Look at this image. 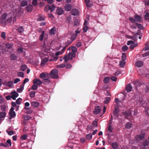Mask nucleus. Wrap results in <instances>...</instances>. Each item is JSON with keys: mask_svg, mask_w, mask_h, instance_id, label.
I'll return each instance as SVG.
<instances>
[{"mask_svg": "<svg viewBox=\"0 0 149 149\" xmlns=\"http://www.w3.org/2000/svg\"><path fill=\"white\" fill-rule=\"evenodd\" d=\"M132 111H130L128 112L125 111L123 113V114L124 115L125 117V118L128 119L129 116L132 115Z\"/></svg>", "mask_w": 149, "mask_h": 149, "instance_id": "obj_10", "label": "nucleus"}, {"mask_svg": "<svg viewBox=\"0 0 149 149\" xmlns=\"http://www.w3.org/2000/svg\"><path fill=\"white\" fill-rule=\"evenodd\" d=\"M108 130L110 132H112V130L113 129V128L111 125H108Z\"/></svg>", "mask_w": 149, "mask_h": 149, "instance_id": "obj_61", "label": "nucleus"}, {"mask_svg": "<svg viewBox=\"0 0 149 149\" xmlns=\"http://www.w3.org/2000/svg\"><path fill=\"white\" fill-rule=\"evenodd\" d=\"M71 16L70 15L68 16L66 18V20L68 21V23H70L71 22Z\"/></svg>", "mask_w": 149, "mask_h": 149, "instance_id": "obj_51", "label": "nucleus"}, {"mask_svg": "<svg viewBox=\"0 0 149 149\" xmlns=\"http://www.w3.org/2000/svg\"><path fill=\"white\" fill-rule=\"evenodd\" d=\"M56 12L59 15L63 14L64 12L63 9L61 8L58 7L56 10Z\"/></svg>", "mask_w": 149, "mask_h": 149, "instance_id": "obj_9", "label": "nucleus"}, {"mask_svg": "<svg viewBox=\"0 0 149 149\" xmlns=\"http://www.w3.org/2000/svg\"><path fill=\"white\" fill-rule=\"evenodd\" d=\"M32 6L31 5L28 6L26 8V10L28 12H30L32 10Z\"/></svg>", "mask_w": 149, "mask_h": 149, "instance_id": "obj_22", "label": "nucleus"}, {"mask_svg": "<svg viewBox=\"0 0 149 149\" xmlns=\"http://www.w3.org/2000/svg\"><path fill=\"white\" fill-rule=\"evenodd\" d=\"M72 8V6L71 4H67L65 5L64 7V8L65 11H69Z\"/></svg>", "mask_w": 149, "mask_h": 149, "instance_id": "obj_11", "label": "nucleus"}, {"mask_svg": "<svg viewBox=\"0 0 149 149\" xmlns=\"http://www.w3.org/2000/svg\"><path fill=\"white\" fill-rule=\"evenodd\" d=\"M88 29V26H85L83 28V32L84 33L86 32Z\"/></svg>", "mask_w": 149, "mask_h": 149, "instance_id": "obj_55", "label": "nucleus"}, {"mask_svg": "<svg viewBox=\"0 0 149 149\" xmlns=\"http://www.w3.org/2000/svg\"><path fill=\"white\" fill-rule=\"evenodd\" d=\"M122 104L123 103H116L115 105V109L113 112V114L116 117L118 116V114L119 111V108L120 107V105Z\"/></svg>", "mask_w": 149, "mask_h": 149, "instance_id": "obj_1", "label": "nucleus"}, {"mask_svg": "<svg viewBox=\"0 0 149 149\" xmlns=\"http://www.w3.org/2000/svg\"><path fill=\"white\" fill-rule=\"evenodd\" d=\"M44 33L45 31H42L41 34L40 35L39 39L40 41H41L43 40L44 36Z\"/></svg>", "mask_w": 149, "mask_h": 149, "instance_id": "obj_25", "label": "nucleus"}, {"mask_svg": "<svg viewBox=\"0 0 149 149\" xmlns=\"http://www.w3.org/2000/svg\"><path fill=\"white\" fill-rule=\"evenodd\" d=\"M9 114L11 118L15 116V111H9Z\"/></svg>", "mask_w": 149, "mask_h": 149, "instance_id": "obj_37", "label": "nucleus"}, {"mask_svg": "<svg viewBox=\"0 0 149 149\" xmlns=\"http://www.w3.org/2000/svg\"><path fill=\"white\" fill-rule=\"evenodd\" d=\"M138 45L137 43L136 44H131L130 46V48L131 49H133L134 47H136Z\"/></svg>", "mask_w": 149, "mask_h": 149, "instance_id": "obj_39", "label": "nucleus"}, {"mask_svg": "<svg viewBox=\"0 0 149 149\" xmlns=\"http://www.w3.org/2000/svg\"><path fill=\"white\" fill-rule=\"evenodd\" d=\"M132 86L130 84H128L126 87V89L128 92L131 91H132Z\"/></svg>", "mask_w": 149, "mask_h": 149, "instance_id": "obj_19", "label": "nucleus"}, {"mask_svg": "<svg viewBox=\"0 0 149 149\" xmlns=\"http://www.w3.org/2000/svg\"><path fill=\"white\" fill-rule=\"evenodd\" d=\"M112 147L114 149H117L118 147V145L117 143L116 142L113 143L112 144Z\"/></svg>", "mask_w": 149, "mask_h": 149, "instance_id": "obj_28", "label": "nucleus"}, {"mask_svg": "<svg viewBox=\"0 0 149 149\" xmlns=\"http://www.w3.org/2000/svg\"><path fill=\"white\" fill-rule=\"evenodd\" d=\"M40 77L41 79H43L47 78L46 76L45 73L44 72L41 73L40 75Z\"/></svg>", "mask_w": 149, "mask_h": 149, "instance_id": "obj_26", "label": "nucleus"}, {"mask_svg": "<svg viewBox=\"0 0 149 149\" xmlns=\"http://www.w3.org/2000/svg\"><path fill=\"white\" fill-rule=\"evenodd\" d=\"M50 82V80L49 79V78H46L42 80V83L44 84H48Z\"/></svg>", "mask_w": 149, "mask_h": 149, "instance_id": "obj_17", "label": "nucleus"}, {"mask_svg": "<svg viewBox=\"0 0 149 149\" xmlns=\"http://www.w3.org/2000/svg\"><path fill=\"white\" fill-rule=\"evenodd\" d=\"M144 17L146 20H148L149 22V13L147 12L144 16Z\"/></svg>", "mask_w": 149, "mask_h": 149, "instance_id": "obj_43", "label": "nucleus"}, {"mask_svg": "<svg viewBox=\"0 0 149 149\" xmlns=\"http://www.w3.org/2000/svg\"><path fill=\"white\" fill-rule=\"evenodd\" d=\"M134 18L135 20H136V21L138 22H140L142 19L141 17L137 14L135 15Z\"/></svg>", "mask_w": 149, "mask_h": 149, "instance_id": "obj_13", "label": "nucleus"}, {"mask_svg": "<svg viewBox=\"0 0 149 149\" xmlns=\"http://www.w3.org/2000/svg\"><path fill=\"white\" fill-rule=\"evenodd\" d=\"M149 42H147L145 44L146 46L144 47L142 51H147L149 50Z\"/></svg>", "mask_w": 149, "mask_h": 149, "instance_id": "obj_21", "label": "nucleus"}, {"mask_svg": "<svg viewBox=\"0 0 149 149\" xmlns=\"http://www.w3.org/2000/svg\"><path fill=\"white\" fill-rule=\"evenodd\" d=\"M97 119H95L93 123V125L95 127L97 126Z\"/></svg>", "mask_w": 149, "mask_h": 149, "instance_id": "obj_48", "label": "nucleus"}, {"mask_svg": "<svg viewBox=\"0 0 149 149\" xmlns=\"http://www.w3.org/2000/svg\"><path fill=\"white\" fill-rule=\"evenodd\" d=\"M86 6L88 8H90L92 6V4L90 3V0H84Z\"/></svg>", "mask_w": 149, "mask_h": 149, "instance_id": "obj_20", "label": "nucleus"}, {"mask_svg": "<svg viewBox=\"0 0 149 149\" xmlns=\"http://www.w3.org/2000/svg\"><path fill=\"white\" fill-rule=\"evenodd\" d=\"M71 14L74 16L77 15L79 13V11L77 10L75 8L72 9L71 11Z\"/></svg>", "mask_w": 149, "mask_h": 149, "instance_id": "obj_15", "label": "nucleus"}, {"mask_svg": "<svg viewBox=\"0 0 149 149\" xmlns=\"http://www.w3.org/2000/svg\"><path fill=\"white\" fill-rule=\"evenodd\" d=\"M56 29L54 27H53L50 30L49 32L52 34L54 35L55 33Z\"/></svg>", "mask_w": 149, "mask_h": 149, "instance_id": "obj_29", "label": "nucleus"}, {"mask_svg": "<svg viewBox=\"0 0 149 149\" xmlns=\"http://www.w3.org/2000/svg\"><path fill=\"white\" fill-rule=\"evenodd\" d=\"M122 60H125L126 58V54L125 53H123L122 54Z\"/></svg>", "mask_w": 149, "mask_h": 149, "instance_id": "obj_60", "label": "nucleus"}, {"mask_svg": "<svg viewBox=\"0 0 149 149\" xmlns=\"http://www.w3.org/2000/svg\"><path fill=\"white\" fill-rule=\"evenodd\" d=\"M130 111H132V114L134 115H136L137 114V110L135 109H134V110H132Z\"/></svg>", "mask_w": 149, "mask_h": 149, "instance_id": "obj_57", "label": "nucleus"}, {"mask_svg": "<svg viewBox=\"0 0 149 149\" xmlns=\"http://www.w3.org/2000/svg\"><path fill=\"white\" fill-rule=\"evenodd\" d=\"M136 24L139 29H143V26L141 24L136 23Z\"/></svg>", "mask_w": 149, "mask_h": 149, "instance_id": "obj_40", "label": "nucleus"}, {"mask_svg": "<svg viewBox=\"0 0 149 149\" xmlns=\"http://www.w3.org/2000/svg\"><path fill=\"white\" fill-rule=\"evenodd\" d=\"M38 86L35 84H33V85L32 86L31 89L32 90H35L38 88Z\"/></svg>", "mask_w": 149, "mask_h": 149, "instance_id": "obj_54", "label": "nucleus"}, {"mask_svg": "<svg viewBox=\"0 0 149 149\" xmlns=\"http://www.w3.org/2000/svg\"><path fill=\"white\" fill-rule=\"evenodd\" d=\"M101 107L99 106H96L93 111V113L95 115H97L101 112Z\"/></svg>", "mask_w": 149, "mask_h": 149, "instance_id": "obj_5", "label": "nucleus"}, {"mask_svg": "<svg viewBox=\"0 0 149 149\" xmlns=\"http://www.w3.org/2000/svg\"><path fill=\"white\" fill-rule=\"evenodd\" d=\"M35 93L36 92L34 91H31L30 94V97H33L35 95Z\"/></svg>", "mask_w": 149, "mask_h": 149, "instance_id": "obj_50", "label": "nucleus"}, {"mask_svg": "<svg viewBox=\"0 0 149 149\" xmlns=\"http://www.w3.org/2000/svg\"><path fill=\"white\" fill-rule=\"evenodd\" d=\"M92 136V135L91 133H89L87 134L86 136V139H91Z\"/></svg>", "mask_w": 149, "mask_h": 149, "instance_id": "obj_44", "label": "nucleus"}, {"mask_svg": "<svg viewBox=\"0 0 149 149\" xmlns=\"http://www.w3.org/2000/svg\"><path fill=\"white\" fill-rule=\"evenodd\" d=\"M13 44L12 43H7L6 44V48L8 49H11L12 48Z\"/></svg>", "mask_w": 149, "mask_h": 149, "instance_id": "obj_23", "label": "nucleus"}, {"mask_svg": "<svg viewBox=\"0 0 149 149\" xmlns=\"http://www.w3.org/2000/svg\"><path fill=\"white\" fill-rule=\"evenodd\" d=\"M6 131L9 135H12L14 134V131L13 130L9 131L8 129Z\"/></svg>", "mask_w": 149, "mask_h": 149, "instance_id": "obj_46", "label": "nucleus"}, {"mask_svg": "<svg viewBox=\"0 0 149 149\" xmlns=\"http://www.w3.org/2000/svg\"><path fill=\"white\" fill-rule=\"evenodd\" d=\"M93 129V127L90 124L88 125L87 126L86 129L87 131H90L91 130Z\"/></svg>", "mask_w": 149, "mask_h": 149, "instance_id": "obj_45", "label": "nucleus"}, {"mask_svg": "<svg viewBox=\"0 0 149 149\" xmlns=\"http://www.w3.org/2000/svg\"><path fill=\"white\" fill-rule=\"evenodd\" d=\"M131 38L134 41H136L137 40V37L136 35H134L132 37L130 36Z\"/></svg>", "mask_w": 149, "mask_h": 149, "instance_id": "obj_56", "label": "nucleus"}, {"mask_svg": "<svg viewBox=\"0 0 149 149\" xmlns=\"http://www.w3.org/2000/svg\"><path fill=\"white\" fill-rule=\"evenodd\" d=\"M128 49V47L126 45L123 46L122 48V50L123 52H125Z\"/></svg>", "mask_w": 149, "mask_h": 149, "instance_id": "obj_52", "label": "nucleus"}, {"mask_svg": "<svg viewBox=\"0 0 149 149\" xmlns=\"http://www.w3.org/2000/svg\"><path fill=\"white\" fill-rule=\"evenodd\" d=\"M45 20V18L41 16H39L38 18V20L40 21H44Z\"/></svg>", "mask_w": 149, "mask_h": 149, "instance_id": "obj_63", "label": "nucleus"}, {"mask_svg": "<svg viewBox=\"0 0 149 149\" xmlns=\"http://www.w3.org/2000/svg\"><path fill=\"white\" fill-rule=\"evenodd\" d=\"M143 57H145L149 55V51L142 54Z\"/></svg>", "mask_w": 149, "mask_h": 149, "instance_id": "obj_64", "label": "nucleus"}, {"mask_svg": "<svg viewBox=\"0 0 149 149\" xmlns=\"http://www.w3.org/2000/svg\"><path fill=\"white\" fill-rule=\"evenodd\" d=\"M7 16V14L6 13H4L1 16V18L3 20H5L6 19Z\"/></svg>", "mask_w": 149, "mask_h": 149, "instance_id": "obj_53", "label": "nucleus"}, {"mask_svg": "<svg viewBox=\"0 0 149 149\" xmlns=\"http://www.w3.org/2000/svg\"><path fill=\"white\" fill-rule=\"evenodd\" d=\"M131 123L130 122H128L126 123L125 125V127L127 129H130L131 127Z\"/></svg>", "mask_w": 149, "mask_h": 149, "instance_id": "obj_31", "label": "nucleus"}, {"mask_svg": "<svg viewBox=\"0 0 149 149\" xmlns=\"http://www.w3.org/2000/svg\"><path fill=\"white\" fill-rule=\"evenodd\" d=\"M10 58L12 60H15L17 58V56L14 54H12L10 55Z\"/></svg>", "mask_w": 149, "mask_h": 149, "instance_id": "obj_32", "label": "nucleus"}, {"mask_svg": "<svg viewBox=\"0 0 149 149\" xmlns=\"http://www.w3.org/2000/svg\"><path fill=\"white\" fill-rule=\"evenodd\" d=\"M19 53H23V55H25V49H24L23 50V49L21 48H19Z\"/></svg>", "mask_w": 149, "mask_h": 149, "instance_id": "obj_36", "label": "nucleus"}, {"mask_svg": "<svg viewBox=\"0 0 149 149\" xmlns=\"http://www.w3.org/2000/svg\"><path fill=\"white\" fill-rule=\"evenodd\" d=\"M26 65H22L21 66L20 70L22 71H24L26 69Z\"/></svg>", "mask_w": 149, "mask_h": 149, "instance_id": "obj_33", "label": "nucleus"}, {"mask_svg": "<svg viewBox=\"0 0 149 149\" xmlns=\"http://www.w3.org/2000/svg\"><path fill=\"white\" fill-rule=\"evenodd\" d=\"M56 7L53 5H46L45 8V11H48L50 10L51 12H52L54 11Z\"/></svg>", "mask_w": 149, "mask_h": 149, "instance_id": "obj_4", "label": "nucleus"}, {"mask_svg": "<svg viewBox=\"0 0 149 149\" xmlns=\"http://www.w3.org/2000/svg\"><path fill=\"white\" fill-rule=\"evenodd\" d=\"M149 143V141L147 140H145L143 143L144 147L147 146Z\"/></svg>", "mask_w": 149, "mask_h": 149, "instance_id": "obj_42", "label": "nucleus"}, {"mask_svg": "<svg viewBox=\"0 0 149 149\" xmlns=\"http://www.w3.org/2000/svg\"><path fill=\"white\" fill-rule=\"evenodd\" d=\"M27 135L26 134H24L20 137V139L22 140H24L26 139L27 137Z\"/></svg>", "mask_w": 149, "mask_h": 149, "instance_id": "obj_47", "label": "nucleus"}, {"mask_svg": "<svg viewBox=\"0 0 149 149\" xmlns=\"http://www.w3.org/2000/svg\"><path fill=\"white\" fill-rule=\"evenodd\" d=\"M33 84H37L38 85H40L42 84V81L39 79H36L33 80Z\"/></svg>", "mask_w": 149, "mask_h": 149, "instance_id": "obj_14", "label": "nucleus"}, {"mask_svg": "<svg viewBox=\"0 0 149 149\" xmlns=\"http://www.w3.org/2000/svg\"><path fill=\"white\" fill-rule=\"evenodd\" d=\"M71 49L72 51V52H70L71 57H74L76 56V53L77 52V49L75 46H72L71 47Z\"/></svg>", "mask_w": 149, "mask_h": 149, "instance_id": "obj_6", "label": "nucleus"}, {"mask_svg": "<svg viewBox=\"0 0 149 149\" xmlns=\"http://www.w3.org/2000/svg\"><path fill=\"white\" fill-rule=\"evenodd\" d=\"M24 109L26 110L25 112L26 113L30 114L32 113V110L31 109L28 108L26 107H25Z\"/></svg>", "mask_w": 149, "mask_h": 149, "instance_id": "obj_12", "label": "nucleus"}, {"mask_svg": "<svg viewBox=\"0 0 149 149\" xmlns=\"http://www.w3.org/2000/svg\"><path fill=\"white\" fill-rule=\"evenodd\" d=\"M58 70L57 69H54L50 72L51 77L54 79H57L58 77Z\"/></svg>", "mask_w": 149, "mask_h": 149, "instance_id": "obj_2", "label": "nucleus"}, {"mask_svg": "<svg viewBox=\"0 0 149 149\" xmlns=\"http://www.w3.org/2000/svg\"><path fill=\"white\" fill-rule=\"evenodd\" d=\"M134 84L137 87L138 86H140L141 84L140 82L138 81H136L134 82Z\"/></svg>", "mask_w": 149, "mask_h": 149, "instance_id": "obj_35", "label": "nucleus"}, {"mask_svg": "<svg viewBox=\"0 0 149 149\" xmlns=\"http://www.w3.org/2000/svg\"><path fill=\"white\" fill-rule=\"evenodd\" d=\"M32 106L35 107H38L39 105V103H31Z\"/></svg>", "mask_w": 149, "mask_h": 149, "instance_id": "obj_58", "label": "nucleus"}, {"mask_svg": "<svg viewBox=\"0 0 149 149\" xmlns=\"http://www.w3.org/2000/svg\"><path fill=\"white\" fill-rule=\"evenodd\" d=\"M125 60H122V61H120L119 66L121 67H123L125 65Z\"/></svg>", "mask_w": 149, "mask_h": 149, "instance_id": "obj_30", "label": "nucleus"}, {"mask_svg": "<svg viewBox=\"0 0 149 149\" xmlns=\"http://www.w3.org/2000/svg\"><path fill=\"white\" fill-rule=\"evenodd\" d=\"M77 34H73L72 35L70 38L71 42L69 43L68 44V45H70L71 44L72 42L75 40L77 37Z\"/></svg>", "mask_w": 149, "mask_h": 149, "instance_id": "obj_18", "label": "nucleus"}, {"mask_svg": "<svg viewBox=\"0 0 149 149\" xmlns=\"http://www.w3.org/2000/svg\"><path fill=\"white\" fill-rule=\"evenodd\" d=\"M3 84L7 86L10 88H12L13 86V82L12 81H5Z\"/></svg>", "mask_w": 149, "mask_h": 149, "instance_id": "obj_8", "label": "nucleus"}, {"mask_svg": "<svg viewBox=\"0 0 149 149\" xmlns=\"http://www.w3.org/2000/svg\"><path fill=\"white\" fill-rule=\"evenodd\" d=\"M6 115V113L5 112H0V118H3Z\"/></svg>", "mask_w": 149, "mask_h": 149, "instance_id": "obj_38", "label": "nucleus"}, {"mask_svg": "<svg viewBox=\"0 0 149 149\" xmlns=\"http://www.w3.org/2000/svg\"><path fill=\"white\" fill-rule=\"evenodd\" d=\"M48 61V58H44L42 59L41 63L42 65L45 64Z\"/></svg>", "mask_w": 149, "mask_h": 149, "instance_id": "obj_34", "label": "nucleus"}, {"mask_svg": "<svg viewBox=\"0 0 149 149\" xmlns=\"http://www.w3.org/2000/svg\"><path fill=\"white\" fill-rule=\"evenodd\" d=\"M143 64V62L140 61H138L136 63V66L138 68L141 67Z\"/></svg>", "mask_w": 149, "mask_h": 149, "instance_id": "obj_16", "label": "nucleus"}, {"mask_svg": "<svg viewBox=\"0 0 149 149\" xmlns=\"http://www.w3.org/2000/svg\"><path fill=\"white\" fill-rule=\"evenodd\" d=\"M24 85L22 84L20 86V88H19V93H21L22 91L24 88Z\"/></svg>", "mask_w": 149, "mask_h": 149, "instance_id": "obj_59", "label": "nucleus"}, {"mask_svg": "<svg viewBox=\"0 0 149 149\" xmlns=\"http://www.w3.org/2000/svg\"><path fill=\"white\" fill-rule=\"evenodd\" d=\"M110 80V79L108 77H105L103 81L105 83H108Z\"/></svg>", "mask_w": 149, "mask_h": 149, "instance_id": "obj_27", "label": "nucleus"}, {"mask_svg": "<svg viewBox=\"0 0 149 149\" xmlns=\"http://www.w3.org/2000/svg\"><path fill=\"white\" fill-rule=\"evenodd\" d=\"M1 36L3 39H5L6 38V33L5 32H2L1 33Z\"/></svg>", "mask_w": 149, "mask_h": 149, "instance_id": "obj_62", "label": "nucleus"}, {"mask_svg": "<svg viewBox=\"0 0 149 149\" xmlns=\"http://www.w3.org/2000/svg\"><path fill=\"white\" fill-rule=\"evenodd\" d=\"M11 94V95H9L6 97V98L7 100H8L12 98L13 100H15L16 97L18 96L17 93L15 91L12 92Z\"/></svg>", "mask_w": 149, "mask_h": 149, "instance_id": "obj_3", "label": "nucleus"}, {"mask_svg": "<svg viewBox=\"0 0 149 149\" xmlns=\"http://www.w3.org/2000/svg\"><path fill=\"white\" fill-rule=\"evenodd\" d=\"M71 54H70V52H69V53L67 55H66L64 57L63 59H64V61L65 62H67L68 60H71L72 59L73 57H71Z\"/></svg>", "mask_w": 149, "mask_h": 149, "instance_id": "obj_7", "label": "nucleus"}, {"mask_svg": "<svg viewBox=\"0 0 149 149\" xmlns=\"http://www.w3.org/2000/svg\"><path fill=\"white\" fill-rule=\"evenodd\" d=\"M31 118V117L28 115H25L24 116V120H28L30 119Z\"/></svg>", "mask_w": 149, "mask_h": 149, "instance_id": "obj_41", "label": "nucleus"}, {"mask_svg": "<svg viewBox=\"0 0 149 149\" xmlns=\"http://www.w3.org/2000/svg\"><path fill=\"white\" fill-rule=\"evenodd\" d=\"M27 2L26 1L23 0L20 3L21 6L22 7H24L27 5Z\"/></svg>", "mask_w": 149, "mask_h": 149, "instance_id": "obj_24", "label": "nucleus"}, {"mask_svg": "<svg viewBox=\"0 0 149 149\" xmlns=\"http://www.w3.org/2000/svg\"><path fill=\"white\" fill-rule=\"evenodd\" d=\"M111 98L109 97H107L105 98L104 102H109L111 100Z\"/></svg>", "mask_w": 149, "mask_h": 149, "instance_id": "obj_49", "label": "nucleus"}]
</instances>
